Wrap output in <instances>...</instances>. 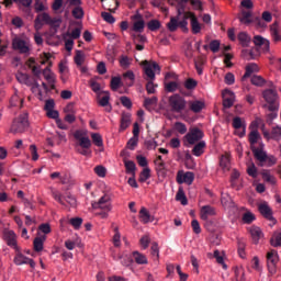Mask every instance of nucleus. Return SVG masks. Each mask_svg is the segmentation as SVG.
Returning <instances> with one entry per match:
<instances>
[{
	"instance_id": "6e6552de",
	"label": "nucleus",
	"mask_w": 281,
	"mask_h": 281,
	"mask_svg": "<svg viewBox=\"0 0 281 281\" xmlns=\"http://www.w3.org/2000/svg\"><path fill=\"white\" fill-rule=\"evenodd\" d=\"M203 131L199 130L198 127H193L186 134L184 139L188 142L190 146H194L196 142H201L203 139Z\"/></svg>"
},
{
	"instance_id": "72a5a7b5",
	"label": "nucleus",
	"mask_w": 281,
	"mask_h": 281,
	"mask_svg": "<svg viewBox=\"0 0 281 281\" xmlns=\"http://www.w3.org/2000/svg\"><path fill=\"white\" fill-rule=\"evenodd\" d=\"M165 89L168 93H175V91H178V89L181 92V88L179 87L177 81H169L165 83Z\"/></svg>"
},
{
	"instance_id": "37998d69",
	"label": "nucleus",
	"mask_w": 281,
	"mask_h": 281,
	"mask_svg": "<svg viewBox=\"0 0 281 281\" xmlns=\"http://www.w3.org/2000/svg\"><path fill=\"white\" fill-rule=\"evenodd\" d=\"M175 131H177V133H179L180 135H186V133H188V127L182 122H176Z\"/></svg>"
},
{
	"instance_id": "f3484780",
	"label": "nucleus",
	"mask_w": 281,
	"mask_h": 281,
	"mask_svg": "<svg viewBox=\"0 0 281 281\" xmlns=\"http://www.w3.org/2000/svg\"><path fill=\"white\" fill-rule=\"evenodd\" d=\"M258 209H259L260 214H262V216H263L265 218H267L268 221H272V222L276 221V220L273 218V211H271V207H269V206L267 205V203L260 204Z\"/></svg>"
},
{
	"instance_id": "ea45409f",
	"label": "nucleus",
	"mask_w": 281,
	"mask_h": 281,
	"mask_svg": "<svg viewBox=\"0 0 281 281\" xmlns=\"http://www.w3.org/2000/svg\"><path fill=\"white\" fill-rule=\"evenodd\" d=\"M239 21L244 25H249L251 23V13L249 11H243Z\"/></svg>"
},
{
	"instance_id": "4468645a",
	"label": "nucleus",
	"mask_w": 281,
	"mask_h": 281,
	"mask_svg": "<svg viewBox=\"0 0 281 281\" xmlns=\"http://www.w3.org/2000/svg\"><path fill=\"white\" fill-rule=\"evenodd\" d=\"M278 252L277 251H270L267 254V262H268V269L270 271H276V266L278 265Z\"/></svg>"
},
{
	"instance_id": "412c9836",
	"label": "nucleus",
	"mask_w": 281,
	"mask_h": 281,
	"mask_svg": "<svg viewBox=\"0 0 281 281\" xmlns=\"http://www.w3.org/2000/svg\"><path fill=\"white\" fill-rule=\"evenodd\" d=\"M260 71V68L256 65V63L248 64L246 66V72L241 77V80H247V78L251 77V74H258Z\"/></svg>"
},
{
	"instance_id": "c9c22d12",
	"label": "nucleus",
	"mask_w": 281,
	"mask_h": 281,
	"mask_svg": "<svg viewBox=\"0 0 281 281\" xmlns=\"http://www.w3.org/2000/svg\"><path fill=\"white\" fill-rule=\"evenodd\" d=\"M247 175H249V177H252V179L258 178V168H256V164H254V161H250L248 164Z\"/></svg>"
},
{
	"instance_id": "e433bc0d",
	"label": "nucleus",
	"mask_w": 281,
	"mask_h": 281,
	"mask_svg": "<svg viewBox=\"0 0 281 281\" xmlns=\"http://www.w3.org/2000/svg\"><path fill=\"white\" fill-rule=\"evenodd\" d=\"M71 14L74 19H85V9H82V7H74Z\"/></svg>"
},
{
	"instance_id": "7c9ffc66",
	"label": "nucleus",
	"mask_w": 281,
	"mask_h": 281,
	"mask_svg": "<svg viewBox=\"0 0 281 281\" xmlns=\"http://www.w3.org/2000/svg\"><path fill=\"white\" fill-rule=\"evenodd\" d=\"M133 258L137 265H148V259L139 251H134Z\"/></svg>"
},
{
	"instance_id": "ddd939ff",
	"label": "nucleus",
	"mask_w": 281,
	"mask_h": 281,
	"mask_svg": "<svg viewBox=\"0 0 281 281\" xmlns=\"http://www.w3.org/2000/svg\"><path fill=\"white\" fill-rule=\"evenodd\" d=\"M223 106L224 109H232L236 100V94L231 90H224L223 93Z\"/></svg>"
},
{
	"instance_id": "6e6d98bb",
	"label": "nucleus",
	"mask_w": 281,
	"mask_h": 281,
	"mask_svg": "<svg viewBox=\"0 0 281 281\" xmlns=\"http://www.w3.org/2000/svg\"><path fill=\"white\" fill-rule=\"evenodd\" d=\"M120 102L125 109H133V102L128 97H121Z\"/></svg>"
},
{
	"instance_id": "c03bdc74",
	"label": "nucleus",
	"mask_w": 281,
	"mask_h": 281,
	"mask_svg": "<svg viewBox=\"0 0 281 281\" xmlns=\"http://www.w3.org/2000/svg\"><path fill=\"white\" fill-rule=\"evenodd\" d=\"M149 177H150V168L146 167L140 172L138 181H140V183H145V181H148Z\"/></svg>"
},
{
	"instance_id": "338daca9",
	"label": "nucleus",
	"mask_w": 281,
	"mask_h": 281,
	"mask_svg": "<svg viewBox=\"0 0 281 281\" xmlns=\"http://www.w3.org/2000/svg\"><path fill=\"white\" fill-rule=\"evenodd\" d=\"M272 247H281V232L274 235V240L271 239Z\"/></svg>"
},
{
	"instance_id": "2f4dec72",
	"label": "nucleus",
	"mask_w": 281,
	"mask_h": 281,
	"mask_svg": "<svg viewBox=\"0 0 281 281\" xmlns=\"http://www.w3.org/2000/svg\"><path fill=\"white\" fill-rule=\"evenodd\" d=\"M157 102H158L157 97L145 98L144 106L147 111H150V109H153V106H157Z\"/></svg>"
},
{
	"instance_id": "13d9d810",
	"label": "nucleus",
	"mask_w": 281,
	"mask_h": 281,
	"mask_svg": "<svg viewBox=\"0 0 281 281\" xmlns=\"http://www.w3.org/2000/svg\"><path fill=\"white\" fill-rule=\"evenodd\" d=\"M225 85H234L236 82V77L232 72H227L224 77Z\"/></svg>"
},
{
	"instance_id": "69168bd1",
	"label": "nucleus",
	"mask_w": 281,
	"mask_h": 281,
	"mask_svg": "<svg viewBox=\"0 0 281 281\" xmlns=\"http://www.w3.org/2000/svg\"><path fill=\"white\" fill-rule=\"evenodd\" d=\"M155 87H157V85H155V82H153V80H148L147 83H146L147 93H149V94L155 93V91H156Z\"/></svg>"
},
{
	"instance_id": "09e8293b",
	"label": "nucleus",
	"mask_w": 281,
	"mask_h": 281,
	"mask_svg": "<svg viewBox=\"0 0 281 281\" xmlns=\"http://www.w3.org/2000/svg\"><path fill=\"white\" fill-rule=\"evenodd\" d=\"M176 200L180 201L181 205H186L188 203V198H186V193L183 192V189H179L176 194Z\"/></svg>"
},
{
	"instance_id": "dca6fc26",
	"label": "nucleus",
	"mask_w": 281,
	"mask_h": 281,
	"mask_svg": "<svg viewBox=\"0 0 281 281\" xmlns=\"http://www.w3.org/2000/svg\"><path fill=\"white\" fill-rule=\"evenodd\" d=\"M260 139H262V137L260 136V133L258 132V130H251V132L248 135L250 150H254V148H256V144H258V142H260Z\"/></svg>"
},
{
	"instance_id": "cd10ccee",
	"label": "nucleus",
	"mask_w": 281,
	"mask_h": 281,
	"mask_svg": "<svg viewBox=\"0 0 281 281\" xmlns=\"http://www.w3.org/2000/svg\"><path fill=\"white\" fill-rule=\"evenodd\" d=\"M254 43L257 47H265V49H269V41H267L266 38H263L260 35H256L254 37Z\"/></svg>"
},
{
	"instance_id": "9b49d317",
	"label": "nucleus",
	"mask_w": 281,
	"mask_h": 281,
	"mask_svg": "<svg viewBox=\"0 0 281 281\" xmlns=\"http://www.w3.org/2000/svg\"><path fill=\"white\" fill-rule=\"evenodd\" d=\"M177 183H187V186H192V183H194V172L187 171L182 173L181 171H179L177 173Z\"/></svg>"
},
{
	"instance_id": "20e7f679",
	"label": "nucleus",
	"mask_w": 281,
	"mask_h": 281,
	"mask_svg": "<svg viewBox=\"0 0 281 281\" xmlns=\"http://www.w3.org/2000/svg\"><path fill=\"white\" fill-rule=\"evenodd\" d=\"M30 128V121L27 113L20 114L16 119L13 120L10 133L13 135H19L21 133H25Z\"/></svg>"
},
{
	"instance_id": "f03ea898",
	"label": "nucleus",
	"mask_w": 281,
	"mask_h": 281,
	"mask_svg": "<svg viewBox=\"0 0 281 281\" xmlns=\"http://www.w3.org/2000/svg\"><path fill=\"white\" fill-rule=\"evenodd\" d=\"M263 146V144H260V147H252L251 151L258 166L271 168V166H276L277 159L273 156L267 155V151L262 150Z\"/></svg>"
},
{
	"instance_id": "79ce46f5",
	"label": "nucleus",
	"mask_w": 281,
	"mask_h": 281,
	"mask_svg": "<svg viewBox=\"0 0 281 281\" xmlns=\"http://www.w3.org/2000/svg\"><path fill=\"white\" fill-rule=\"evenodd\" d=\"M147 27H148V30H150V32H157V30H159V27H161V22H159V20H150L147 23Z\"/></svg>"
},
{
	"instance_id": "1a4fd4ad",
	"label": "nucleus",
	"mask_w": 281,
	"mask_h": 281,
	"mask_svg": "<svg viewBox=\"0 0 281 281\" xmlns=\"http://www.w3.org/2000/svg\"><path fill=\"white\" fill-rule=\"evenodd\" d=\"M12 47L19 54H30V42L21 38L15 37L12 42Z\"/></svg>"
},
{
	"instance_id": "a878e982",
	"label": "nucleus",
	"mask_w": 281,
	"mask_h": 281,
	"mask_svg": "<svg viewBox=\"0 0 281 281\" xmlns=\"http://www.w3.org/2000/svg\"><path fill=\"white\" fill-rule=\"evenodd\" d=\"M43 76L45 78V80H47V82L49 85H52V89H55L56 87L53 85L54 82H56V77L54 76V74L49 70V67H46L43 70Z\"/></svg>"
},
{
	"instance_id": "e2e57ef3",
	"label": "nucleus",
	"mask_w": 281,
	"mask_h": 281,
	"mask_svg": "<svg viewBox=\"0 0 281 281\" xmlns=\"http://www.w3.org/2000/svg\"><path fill=\"white\" fill-rule=\"evenodd\" d=\"M70 225L75 227L76 229H80V226L82 225V218L81 217H72L70 220Z\"/></svg>"
},
{
	"instance_id": "0e129e2a",
	"label": "nucleus",
	"mask_w": 281,
	"mask_h": 281,
	"mask_svg": "<svg viewBox=\"0 0 281 281\" xmlns=\"http://www.w3.org/2000/svg\"><path fill=\"white\" fill-rule=\"evenodd\" d=\"M90 89L94 92V93H100V83L98 81H95L94 79L90 80Z\"/></svg>"
},
{
	"instance_id": "b1692460",
	"label": "nucleus",
	"mask_w": 281,
	"mask_h": 281,
	"mask_svg": "<svg viewBox=\"0 0 281 281\" xmlns=\"http://www.w3.org/2000/svg\"><path fill=\"white\" fill-rule=\"evenodd\" d=\"M76 139H79V146L86 149L91 148V139L89 137L81 136L80 133L76 132L75 134Z\"/></svg>"
},
{
	"instance_id": "f8f14e48",
	"label": "nucleus",
	"mask_w": 281,
	"mask_h": 281,
	"mask_svg": "<svg viewBox=\"0 0 281 281\" xmlns=\"http://www.w3.org/2000/svg\"><path fill=\"white\" fill-rule=\"evenodd\" d=\"M3 239L5 240L8 247H12V249H20L19 245H16V234L14 231H4Z\"/></svg>"
},
{
	"instance_id": "39448f33",
	"label": "nucleus",
	"mask_w": 281,
	"mask_h": 281,
	"mask_svg": "<svg viewBox=\"0 0 281 281\" xmlns=\"http://www.w3.org/2000/svg\"><path fill=\"white\" fill-rule=\"evenodd\" d=\"M168 102L170 111H172V113H183V111H186V108L188 106V101H186V98L177 93L169 97Z\"/></svg>"
},
{
	"instance_id": "bf43d9fd",
	"label": "nucleus",
	"mask_w": 281,
	"mask_h": 281,
	"mask_svg": "<svg viewBox=\"0 0 281 281\" xmlns=\"http://www.w3.org/2000/svg\"><path fill=\"white\" fill-rule=\"evenodd\" d=\"M244 223H254L256 221V215H254L251 212H247L243 215Z\"/></svg>"
},
{
	"instance_id": "5701e85b",
	"label": "nucleus",
	"mask_w": 281,
	"mask_h": 281,
	"mask_svg": "<svg viewBox=\"0 0 281 281\" xmlns=\"http://www.w3.org/2000/svg\"><path fill=\"white\" fill-rule=\"evenodd\" d=\"M205 140H200L198 144L194 145L193 149H192V154L195 157H201V155H203V153H205Z\"/></svg>"
},
{
	"instance_id": "6ab92c4d",
	"label": "nucleus",
	"mask_w": 281,
	"mask_h": 281,
	"mask_svg": "<svg viewBox=\"0 0 281 281\" xmlns=\"http://www.w3.org/2000/svg\"><path fill=\"white\" fill-rule=\"evenodd\" d=\"M249 234L255 245H258V243H260V239L262 238V231L260 229V227L258 226L250 227Z\"/></svg>"
},
{
	"instance_id": "8fccbe9b",
	"label": "nucleus",
	"mask_w": 281,
	"mask_h": 281,
	"mask_svg": "<svg viewBox=\"0 0 281 281\" xmlns=\"http://www.w3.org/2000/svg\"><path fill=\"white\" fill-rule=\"evenodd\" d=\"M92 137V142L95 146H98L99 148H101V146H104V143L102 140V135L98 134V133H93L91 134Z\"/></svg>"
},
{
	"instance_id": "4d7b16f0",
	"label": "nucleus",
	"mask_w": 281,
	"mask_h": 281,
	"mask_svg": "<svg viewBox=\"0 0 281 281\" xmlns=\"http://www.w3.org/2000/svg\"><path fill=\"white\" fill-rule=\"evenodd\" d=\"M54 139L57 140V144H63V142H67V134L65 132H56Z\"/></svg>"
},
{
	"instance_id": "c85d7f7f",
	"label": "nucleus",
	"mask_w": 281,
	"mask_h": 281,
	"mask_svg": "<svg viewBox=\"0 0 281 281\" xmlns=\"http://www.w3.org/2000/svg\"><path fill=\"white\" fill-rule=\"evenodd\" d=\"M229 154L222 155L220 158V168L223 170H229Z\"/></svg>"
},
{
	"instance_id": "0eeeda50",
	"label": "nucleus",
	"mask_w": 281,
	"mask_h": 281,
	"mask_svg": "<svg viewBox=\"0 0 281 281\" xmlns=\"http://www.w3.org/2000/svg\"><path fill=\"white\" fill-rule=\"evenodd\" d=\"M145 76H147L146 80H155V71H161V67L157 61H143Z\"/></svg>"
},
{
	"instance_id": "a211bd4d",
	"label": "nucleus",
	"mask_w": 281,
	"mask_h": 281,
	"mask_svg": "<svg viewBox=\"0 0 281 281\" xmlns=\"http://www.w3.org/2000/svg\"><path fill=\"white\" fill-rule=\"evenodd\" d=\"M188 105L190 111H192V113H201L203 109H205V102L200 100L189 101Z\"/></svg>"
},
{
	"instance_id": "49530a36",
	"label": "nucleus",
	"mask_w": 281,
	"mask_h": 281,
	"mask_svg": "<svg viewBox=\"0 0 281 281\" xmlns=\"http://www.w3.org/2000/svg\"><path fill=\"white\" fill-rule=\"evenodd\" d=\"M124 165H125L127 175H135V168H136L135 161L124 160Z\"/></svg>"
},
{
	"instance_id": "7ed1b4c3",
	"label": "nucleus",
	"mask_w": 281,
	"mask_h": 281,
	"mask_svg": "<svg viewBox=\"0 0 281 281\" xmlns=\"http://www.w3.org/2000/svg\"><path fill=\"white\" fill-rule=\"evenodd\" d=\"M43 23L46 25H50V27H60L63 20L60 18H52L49 13H41L36 16L34 21V27L38 32V30H43Z\"/></svg>"
},
{
	"instance_id": "c756f323",
	"label": "nucleus",
	"mask_w": 281,
	"mask_h": 281,
	"mask_svg": "<svg viewBox=\"0 0 281 281\" xmlns=\"http://www.w3.org/2000/svg\"><path fill=\"white\" fill-rule=\"evenodd\" d=\"M261 177L266 183H270L271 186H276V177L269 172V170L261 171Z\"/></svg>"
},
{
	"instance_id": "3c124183",
	"label": "nucleus",
	"mask_w": 281,
	"mask_h": 281,
	"mask_svg": "<svg viewBox=\"0 0 281 281\" xmlns=\"http://www.w3.org/2000/svg\"><path fill=\"white\" fill-rule=\"evenodd\" d=\"M122 85V79L120 77H112L111 79V89L112 91H117Z\"/></svg>"
},
{
	"instance_id": "bb28decb",
	"label": "nucleus",
	"mask_w": 281,
	"mask_h": 281,
	"mask_svg": "<svg viewBox=\"0 0 281 281\" xmlns=\"http://www.w3.org/2000/svg\"><path fill=\"white\" fill-rule=\"evenodd\" d=\"M167 29L169 32H177V30H179V18L171 16L170 21L167 23Z\"/></svg>"
},
{
	"instance_id": "f704fd0d",
	"label": "nucleus",
	"mask_w": 281,
	"mask_h": 281,
	"mask_svg": "<svg viewBox=\"0 0 281 281\" xmlns=\"http://www.w3.org/2000/svg\"><path fill=\"white\" fill-rule=\"evenodd\" d=\"M237 38H238L240 45H243V47H247V45H249V42L251 41V38L249 37V35L246 32H240L237 35Z\"/></svg>"
},
{
	"instance_id": "de8ad7c7",
	"label": "nucleus",
	"mask_w": 281,
	"mask_h": 281,
	"mask_svg": "<svg viewBox=\"0 0 281 281\" xmlns=\"http://www.w3.org/2000/svg\"><path fill=\"white\" fill-rule=\"evenodd\" d=\"M154 164L156 166V170H166V162L164 161L162 156H157V158L154 160Z\"/></svg>"
},
{
	"instance_id": "774afa93",
	"label": "nucleus",
	"mask_w": 281,
	"mask_h": 281,
	"mask_svg": "<svg viewBox=\"0 0 281 281\" xmlns=\"http://www.w3.org/2000/svg\"><path fill=\"white\" fill-rule=\"evenodd\" d=\"M237 245H238L237 246V251H238L239 256L241 258H245V244H244V241L239 240Z\"/></svg>"
},
{
	"instance_id": "4c0bfd02",
	"label": "nucleus",
	"mask_w": 281,
	"mask_h": 281,
	"mask_svg": "<svg viewBox=\"0 0 281 281\" xmlns=\"http://www.w3.org/2000/svg\"><path fill=\"white\" fill-rule=\"evenodd\" d=\"M191 30L193 34L201 33V23H199V19L196 16H193L191 20Z\"/></svg>"
},
{
	"instance_id": "473e14b6",
	"label": "nucleus",
	"mask_w": 281,
	"mask_h": 281,
	"mask_svg": "<svg viewBox=\"0 0 281 281\" xmlns=\"http://www.w3.org/2000/svg\"><path fill=\"white\" fill-rule=\"evenodd\" d=\"M15 77L18 82H21L22 85H32V80L30 79V75L27 74L18 72Z\"/></svg>"
},
{
	"instance_id": "423d86ee",
	"label": "nucleus",
	"mask_w": 281,
	"mask_h": 281,
	"mask_svg": "<svg viewBox=\"0 0 281 281\" xmlns=\"http://www.w3.org/2000/svg\"><path fill=\"white\" fill-rule=\"evenodd\" d=\"M13 262L14 265H16V267H21V265H30L31 269H34V267H36V262H34V259H30L29 257L23 255V252H21V248L15 249Z\"/></svg>"
},
{
	"instance_id": "680f3d73",
	"label": "nucleus",
	"mask_w": 281,
	"mask_h": 281,
	"mask_svg": "<svg viewBox=\"0 0 281 281\" xmlns=\"http://www.w3.org/2000/svg\"><path fill=\"white\" fill-rule=\"evenodd\" d=\"M144 26H145L144 20L136 21L134 22L133 30L134 32H144Z\"/></svg>"
},
{
	"instance_id": "a19ab883",
	"label": "nucleus",
	"mask_w": 281,
	"mask_h": 281,
	"mask_svg": "<svg viewBox=\"0 0 281 281\" xmlns=\"http://www.w3.org/2000/svg\"><path fill=\"white\" fill-rule=\"evenodd\" d=\"M43 243H45V237H36L33 241L34 250L43 251Z\"/></svg>"
},
{
	"instance_id": "f257e3e1",
	"label": "nucleus",
	"mask_w": 281,
	"mask_h": 281,
	"mask_svg": "<svg viewBox=\"0 0 281 281\" xmlns=\"http://www.w3.org/2000/svg\"><path fill=\"white\" fill-rule=\"evenodd\" d=\"M270 89H266L262 91V98L267 102L265 104V109L268 111H279L280 110V97L278 95V90L273 82H269Z\"/></svg>"
},
{
	"instance_id": "052dcab7",
	"label": "nucleus",
	"mask_w": 281,
	"mask_h": 281,
	"mask_svg": "<svg viewBox=\"0 0 281 281\" xmlns=\"http://www.w3.org/2000/svg\"><path fill=\"white\" fill-rule=\"evenodd\" d=\"M120 65L123 69H128V67H131V59L128 56L121 57Z\"/></svg>"
},
{
	"instance_id": "9d476101",
	"label": "nucleus",
	"mask_w": 281,
	"mask_h": 281,
	"mask_svg": "<svg viewBox=\"0 0 281 281\" xmlns=\"http://www.w3.org/2000/svg\"><path fill=\"white\" fill-rule=\"evenodd\" d=\"M93 210H102L104 212H111V196L104 194L98 202H92Z\"/></svg>"
},
{
	"instance_id": "5fc2aeb1",
	"label": "nucleus",
	"mask_w": 281,
	"mask_h": 281,
	"mask_svg": "<svg viewBox=\"0 0 281 281\" xmlns=\"http://www.w3.org/2000/svg\"><path fill=\"white\" fill-rule=\"evenodd\" d=\"M101 16L103 19V21H105L106 23H110L112 25V23H115V18L113 16V14L109 13V12H102Z\"/></svg>"
},
{
	"instance_id": "a18cd8bd",
	"label": "nucleus",
	"mask_w": 281,
	"mask_h": 281,
	"mask_svg": "<svg viewBox=\"0 0 281 281\" xmlns=\"http://www.w3.org/2000/svg\"><path fill=\"white\" fill-rule=\"evenodd\" d=\"M250 82L255 87H262L265 85V78H262L261 76L255 75L251 77Z\"/></svg>"
},
{
	"instance_id": "aec40b11",
	"label": "nucleus",
	"mask_w": 281,
	"mask_h": 281,
	"mask_svg": "<svg viewBox=\"0 0 281 281\" xmlns=\"http://www.w3.org/2000/svg\"><path fill=\"white\" fill-rule=\"evenodd\" d=\"M139 220H140V223H144V225H146L148 223H153V221H155V218L150 215V213L148 212V210L146 207L140 209Z\"/></svg>"
},
{
	"instance_id": "4be33fe9",
	"label": "nucleus",
	"mask_w": 281,
	"mask_h": 281,
	"mask_svg": "<svg viewBox=\"0 0 281 281\" xmlns=\"http://www.w3.org/2000/svg\"><path fill=\"white\" fill-rule=\"evenodd\" d=\"M214 215H216V211L214 210V207H212L210 205H205L201 209L202 221H207V218H210V216H214Z\"/></svg>"
},
{
	"instance_id": "393cba45",
	"label": "nucleus",
	"mask_w": 281,
	"mask_h": 281,
	"mask_svg": "<svg viewBox=\"0 0 281 281\" xmlns=\"http://www.w3.org/2000/svg\"><path fill=\"white\" fill-rule=\"evenodd\" d=\"M80 34H82V29L76 27L70 32H66L63 34V38H72L74 41H78L80 38Z\"/></svg>"
},
{
	"instance_id": "58836bf2",
	"label": "nucleus",
	"mask_w": 281,
	"mask_h": 281,
	"mask_svg": "<svg viewBox=\"0 0 281 281\" xmlns=\"http://www.w3.org/2000/svg\"><path fill=\"white\" fill-rule=\"evenodd\" d=\"M199 86V81H196L195 79H192V78H188L186 81H184V88L188 90V91H194L195 87Z\"/></svg>"
},
{
	"instance_id": "864d4df0",
	"label": "nucleus",
	"mask_w": 281,
	"mask_h": 281,
	"mask_svg": "<svg viewBox=\"0 0 281 281\" xmlns=\"http://www.w3.org/2000/svg\"><path fill=\"white\" fill-rule=\"evenodd\" d=\"M281 138V126L273 127L271 131V139L277 142Z\"/></svg>"
},
{
	"instance_id": "603ef678",
	"label": "nucleus",
	"mask_w": 281,
	"mask_h": 281,
	"mask_svg": "<svg viewBox=\"0 0 281 281\" xmlns=\"http://www.w3.org/2000/svg\"><path fill=\"white\" fill-rule=\"evenodd\" d=\"M209 47L213 54H216L218 49H221V42L218 40H213L211 41Z\"/></svg>"
},
{
	"instance_id": "2eb2a0df",
	"label": "nucleus",
	"mask_w": 281,
	"mask_h": 281,
	"mask_svg": "<svg viewBox=\"0 0 281 281\" xmlns=\"http://www.w3.org/2000/svg\"><path fill=\"white\" fill-rule=\"evenodd\" d=\"M128 126H131V113L123 112L121 114V122H120V128H119L120 133H124V131H126Z\"/></svg>"
}]
</instances>
